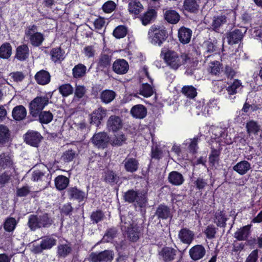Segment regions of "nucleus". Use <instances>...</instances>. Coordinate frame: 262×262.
Listing matches in <instances>:
<instances>
[{"label":"nucleus","mask_w":262,"mask_h":262,"mask_svg":"<svg viewBox=\"0 0 262 262\" xmlns=\"http://www.w3.org/2000/svg\"><path fill=\"white\" fill-rule=\"evenodd\" d=\"M160 56L164 60L166 64L169 68L174 70H177L189 60L187 54L180 55L176 51L165 48L161 49Z\"/></svg>","instance_id":"1"},{"label":"nucleus","mask_w":262,"mask_h":262,"mask_svg":"<svg viewBox=\"0 0 262 262\" xmlns=\"http://www.w3.org/2000/svg\"><path fill=\"white\" fill-rule=\"evenodd\" d=\"M148 38L150 42L155 45L160 46L166 39L167 33L165 28L163 27L153 25L149 29Z\"/></svg>","instance_id":"2"},{"label":"nucleus","mask_w":262,"mask_h":262,"mask_svg":"<svg viewBox=\"0 0 262 262\" xmlns=\"http://www.w3.org/2000/svg\"><path fill=\"white\" fill-rule=\"evenodd\" d=\"M121 227L122 231H127L128 237L132 241H136L139 238L140 232L139 227L131 224V217L129 215L127 216H121Z\"/></svg>","instance_id":"3"},{"label":"nucleus","mask_w":262,"mask_h":262,"mask_svg":"<svg viewBox=\"0 0 262 262\" xmlns=\"http://www.w3.org/2000/svg\"><path fill=\"white\" fill-rule=\"evenodd\" d=\"M25 34L26 38L34 47H39L45 40L44 35L38 31V28L35 25H30L25 30Z\"/></svg>","instance_id":"4"},{"label":"nucleus","mask_w":262,"mask_h":262,"mask_svg":"<svg viewBox=\"0 0 262 262\" xmlns=\"http://www.w3.org/2000/svg\"><path fill=\"white\" fill-rule=\"evenodd\" d=\"M49 103V98L47 96H40L35 98L29 104L30 114L33 116L37 115Z\"/></svg>","instance_id":"5"},{"label":"nucleus","mask_w":262,"mask_h":262,"mask_svg":"<svg viewBox=\"0 0 262 262\" xmlns=\"http://www.w3.org/2000/svg\"><path fill=\"white\" fill-rule=\"evenodd\" d=\"M113 259V253L110 250L92 252L88 257V260L91 262H111Z\"/></svg>","instance_id":"6"},{"label":"nucleus","mask_w":262,"mask_h":262,"mask_svg":"<svg viewBox=\"0 0 262 262\" xmlns=\"http://www.w3.org/2000/svg\"><path fill=\"white\" fill-rule=\"evenodd\" d=\"M235 18V13L230 10L226 14L217 16H214L212 19L211 26L213 30H216L223 25L226 24L227 20H234Z\"/></svg>","instance_id":"7"},{"label":"nucleus","mask_w":262,"mask_h":262,"mask_svg":"<svg viewBox=\"0 0 262 262\" xmlns=\"http://www.w3.org/2000/svg\"><path fill=\"white\" fill-rule=\"evenodd\" d=\"M124 199L129 203L136 202L141 207L146 203L145 194L134 190H128L126 192L124 195Z\"/></svg>","instance_id":"8"},{"label":"nucleus","mask_w":262,"mask_h":262,"mask_svg":"<svg viewBox=\"0 0 262 262\" xmlns=\"http://www.w3.org/2000/svg\"><path fill=\"white\" fill-rule=\"evenodd\" d=\"M56 244V239L53 237H46L41 240L40 244L33 246L32 251L35 253H39L44 250L50 249Z\"/></svg>","instance_id":"9"},{"label":"nucleus","mask_w":262,"mask_h":262,"mask_svg":"<svg viewBox=\"0 0 262 262\" xmlns=\"http://www.w3.org/2000/svg\"><path fill=\"white\" fill-rule=\"evenodd\" d=\"M109 138L105 133L94 135L92 139L93 143L99 148H104L108 143Z\"/></svg>","instance_id":"10"},{"label":"nucleus","mask_w":262,"mask_h":262,"mask_svg":"<svg viewBox=\"0 0 262 262\" xmlns=\"http://www.w3.org/2000/svg\"><path fill=\"white\" fill-rule=\"evenodd\" d=\"M113 71L118 74H124L127 73L129 69L128 62L123 59H118L113 64Z\"/></svg>","instance_id":"11"},{"label":"nucleus","mask_w":262,"mask_h":262,"mask_svg":"<svg viewBox=\"0 0 262 262\" xmlns=\"http://www.w3.org/2000/svg\"><path fill=\"white\" fill-rule=\"evenodd\" d=\"M106 116V110L102 107L95 110L91 115V123L98 125Z\"/></svg>","instance_id":"12"},{"label":"nucleus","mask_w":262,"mask_h":262,"mask_svg":"<svg viewBox=\"0 0 262 262\" xmlns=\"http://www.w3.org/2000/svg\"><path fill=\"white\" fill-rule=\"evenodd\" d=\"M122 126V122L120 118L115 115L110 116L107 121V127L108 130L116 132Z\"/></svg>","instance_id":"13"},{"label":"nucleus","mask_w":262,"mask_h":262,"mask_svg":"<svg viewBox=\"0 0 262 262\" xmlns=\"http://www.w3.org/2000/svg\"><path fill=\"white\" fill-rule=\"evenodd\" d=\"M41 136L40 134L34 131L28 132L25 135V140L26 142L31 146L36 147L40 141Z\"/></svg>","instance_id":"14"},{"label":"nucleus","mask_w":262,"mask_h":262,"mask_svg":"<svg viewBox=\"0 0 262 262\" xmlns=\"http://www.w3.org/2000/svg\"><path fill=\"white\" fill-rule=\"evenodd\" d=\"M177 252L176 250L171 247H166L162 248L159 252V255L164 261L168 262L174 259Z\"/></svg>","instance_id":"15"},{"label":"nucleus","mask_w":262,"mask_h":262,"mask_svg":"<svg viewBox=\"0 0 262 262\" xmlns=\"http://www.w3.org/2000/svg\"><path fill=\"white\" fill-rule=\"evenodd\" d=\"M190 257L194 260H197L202 258L205 254L206 251L204 247L201 245H197L192 247L189 250Z\"/></svg>","instance_id":"16"},{"label":"nucleus","mask_w":262,"mask_h":262,"mask_svg":"<svg viewBox=\"0 0 262 262\" xmlns=\"http://www.w3.org/2000/svg\"><path fill=\"white\" fill-rule=\"evenodd\" d=\"M178 236L181 242L189 245L194 239V234L192 231L183 228L179 231Z\"/></svg>","instance_id":"17"},{"label":"nucleus","mask_w":262,"mask_h":262,"mask_svg":"<svg viewBox=\"0 0 262 262\" xmlns=\"http://www.w3.org/2000/svg\"><path fill=\"white\" fill-rule=\"evenodd\" d=\"M250 163L246 160L241 161L237 163L233 167V169L239 174L242 176L247 173L251 169Z\"/></svg>","instance_id":"18"},{"label":"nucleus","mask_w":262,"mask_h":262,"mask_svg":"<svg viewBox=\"0 0 262 262\" xmlns=\"http://www.w3.org/2000/svg\"><path fill=\"white\" fill-rule=\"evenodd\" d=\"M144 7L141 2L138 0H132L128 5V10L130 14L137 15L141 13Z\"/></svg>","instance_id":"19"},{"label":"nucleus","mask_w":262,"mask_h":262,"mask_svg":"<svg viewBox=\"0 0 262 262\" xmlns=\"http://www.w3.org/2000/svg\"><path fill=\"white\" fill-rule=\"evenodd\" d=\"M35 79L38 84L46 85L50 82L51 76L48 71L42 70L35 74Z\"/></svg>","instance_id":"20"},{"label":"nucleus","mask_w":262,"mask_h":262,"mask_svg":"<svg viewBox=\"0 0 262 262\" xmlns=\"http://www.w3.org/2000/svg\"><path fill=\"white\" fill-rule=\"evenodd\" d=\"M130 114L135 118L143 119L146 116L147 110L143 105L138 104L132 108Z\"/></svg>","instance_id":"21"},{"label":"nucleus","mask_w":262,"mask_h":262,"mask_svg":"<svg viewBox=\"0 0 262 262\" xmlns=\"http://www.w3.org/2000/svg\"><path fill=\"white\" fill-rule=\"evenodd\" d=\"M242 88V83L240 81L235 80L226 89L228 95L227 98L231 100L234 99L235 97H232V96L238 92Z\"/></svg>","instance_id":"22"},{"label":"nucleus","mask_w":262,"mask_h":262,"mask_svg":"<svg viewBox=\"0 0 262 262\" xmlns=\"http://www.w3.org/2000/svg\"><path fill=\"white\" fill-rule=\"evenodd\" d=\"M32 179L34 181L41 180L44 182L43 189L47 187L50 183V178L45 175V173L40 170H35L32 173Z\"/></svg>","instance_id":"23"},{"label":"nucleus","mask_w":262,"mask_h":262,"mask_svg":"<svg viewBox=\"0 0 262 262\" xmlns=\"http://www.w3.org/2000/svg\"><path fill=\"white\" fill-rule=\"evenodd\" d=\"M26 115L27 110L21 105L14 107L12 112V117L16 121L23 120L26 118Z\"/></svg>","instance_id":"24"},{"label":"nucleus","mask_w":262,"mask_h":262,"mask_svg":"<svg viewBox=\"0 0 262 262\" xmlns=\"http://www.w3.org/2000/svg\"><path fill=\"white\" fill-rule=\"evenodd\" d=\"M192 35V31L189 29L181 27L178 32L179 40L183 44L189 42Z\"/></svg>","instance_id":"25"},{"label":"nucleus","mask_w":262,"mask_h":262,"mask_svg":"<svg viewBox=\"0 0 262 262\" xmlns=\"http://www.w3.org/2000/svg\"><path fill=\"white\" fill-rule=\"evenodd\" d=\"M243 37L242 31L239 29H235L227 34L228 42L230 45L237 43Z\"/></svg>","instance_id":"26"},{"label":"nucleus","mask_w":262,"mask_h":262,"mask_svg":"<svg viewBox=\"0 0 262 262\" xmlns=\"http://www.w3.org/2000/svg\"><path fill=\"white\" fill-rule=\"evenodd\" d=\"M168 180L172 185L179 186L183 183L184 179L181 173L177 171H172L169 174Z\"/></svg>","instance_id":"27"},{"label":"nucleus","mask_w":262,"mask_h":262,"mask_svg":"<svg viewBox=\"0 0 262 262\" xmlns=\"http://www.w3.org/2000/svg\"><path fill=\"white\" fill-rule=\"evenodd\" d=\"M250 228L251 225H247L238 229L234 233V237L239 241L246 240L250 234Z\"/></svg>","instance_id":"28"},{"label":"nucleus","mask_w":262,"mask_h":262,"mask_svg":"<svg viewBox=\"0 0 262 262\" xmlns=\"http://www.w3.org/2000/svg\"><path fill=\"white\" fill-rule=\"evenodd\" d=\"M125 170L130 172L136 171L138 168V162L135 158H127L124 161Z\"/></svg>","instance_id":"29"},{"label":"nucleus","mask_w":262,"mask_h":262,"mask_svg":"<svg viewBox=\"0 0 262 262\" xmlns=\"http://www.w3.org/2000/svg\"><path fill=\"white\" fill-rule=\"evenodd\" d=\"M164 18L168 23L172 24H176L180 20V15L174 10H168L164 13Z\"/></svg>","instance_id":"30"},{"label":"nucleus","mask_w":262,"mask_h":262,"mask_svg":"<svg viewBox=\"0 0 262 262\" xmlns=\"http://www.w3.org/2000/svg\"><path fill=\"white\" fill-rule=\"evenodd\" d=\"M68 193L71 199L77 200L79 202L83 201L85 196L84 192L75 187L69 188L68 190Z\"/></svg>","instance_id":"31"},{"label":"nucleus","mask_w":262,"mask_h":262,"mask_svg":"<svg viewBox=\"0 0 262 262\" xmlns=\"http://www.w3.org/2000/svg\"><path fill=\"white\" fill-rule=\"evenodd\" d=\"M116 97V93L112 90H105L100 94V99L102 102L107 104L112 102Z\"/></svg>","instance_id":"32"},{"label":"nucleus","mask_w":262,"mask_h":262,"mask_svg":"<svg viewBox=\"0 0 262 262\" xmlns=\"http://www.w3.org/2000/svg\"><path fill=\"white\" fill-rule=\"evenodd\" d=\"M69 183V179L63 176H58L55 179V186L59 190H62L66 188Z\"/></svg>","instance_id":"33"},{"label":"nucleus","mask_w":262,"mask_h":262,"mask_svg":"<svg viewBox=\"0 0 262 262\" xmlns=\"http://www.w3.org/2000/svg\"><path fill=\"white\" fill-rule=\"evenodd\" d=\"M111 61V58L110 56L105 54H102L99 59L98 67L101 70L107 68L110 66Z\"/></svg>","instance_id":"34"},{"label":"nucleus","mask_w":262,"mask_h":262,"mask_svg":"<svg viewBox=\"0 0 262 262\" xmlns=\"http://www.w3.org/2000/svg\"><path fill=\"white\" fill-rule=\"evenodd\" d=\"M29 55V48L26 45L19 46L16 50V57L20 60L26 59Z\"/></svg>","instance_id":"35"},{"label":"nucleus","mask_w":262,"mask_h":262,"mask_svg":"<svg viewBox=\"0 0 262 262\" xmlns=\"http://www.w3.org/2000/svg\"><path fill=\"white\" fill-rule=\"evenodd\" d=\"M12 54V48L9 43H4L0 47V57L7 59Z\"/></svg>","instance_id":"36"},{"label":"nucleus","mask_w":262,"mask_h":262,"mask_svg":"<svg viewBox=\"0 0 262 262\" xmlns=\"http://www.w3.org/2000/svg\"><path fill=\"white\" fill-rule=\"evenodd\" d=\"M156 215L159 218L166 219L171 216L169 209L165 205H161L158 207L156 211Z\"/></svg>","instance_id":"37"},{"label":"nucleus","mask_w":262,"mask_h":262,"mask_svg":"<svg viewBox=\"0 0 262 262\" xmlns=\"http://www.w3.org/2000/svg\"><path fill=\"white\" fill-rule=\"evenodd\" d=\"M139 92L140 95L148 98L152 95L154 93V90L150 84L144 83L141 86Z\"/></svg>","instance_id":"38"},{"label":"nucleus","mask_w":262,"mask_h":262,"mask_svg":"<svg viewBox=\"0 0 262 262\" xmlns=\"http://www.w3.org/2000/svg\"><path fill=\"white\" fill-rule=\"evenodd\" d=\"M71 251L72 248L69 244H60L58 246L57 254L60 257H65Z\"/></svg>","instance_id":"39"},{"label":"nucleus","mask_w":262,"mask_h":262,"mask_svg":"<svg viewBox=\"0 0 262 262\" xmlns=\"http://www.w3.org/2000/svg\"><path fill=\"white\" fill-rule=\"evenodd\" d=\"M155 16L156 12L154 10L151 9L148 10L141 17L142 24L144 26L147 25L155 18Z\"/></svg>","instance_id":"40"},{"label":"nucleus","mask_w":262,"mask_h":262,"mask_svg":"<svg viewBox=\"0 0 262 262\" xmlns=\"http://www.w3.org/2000/svg\"><path fill=\"white\" fill-rule=\"evenodd\" d=\"M86 68L82 64H78L73 69V75L75 78L83 76L86 72Z\"/></svg>","instance_id":"41"},{"label":"nucleus","mask_w":262,"mask_h":262,"mask_svg":"<svg viewBox=\"0 0 262 262\" xmlns=\"http://www.w3.org/2000/svg\"><path fill=\"white\" fill-rule=\"evenodd\" d=\"M53 118V115L50 111H43L39 115V119L41 123L48 124L50 123Z\"/></svg>","instance_id":"42"},{"label":"nucleus","mask_w":262,"mask_h":262,"mask_svg":"<svg viewBox=\"0 0 262 262\" xmlns=\"http://www.w3.org/2000/svg\"><path fill=\"white\" fill-rule=\"evenodd\" d=\"M12 165L11 156L8 154H3L0 155V167L5 168Z\"/></svg>","instance_id":"43"},{"label":"nucleus","mask_w":262,"mask_h":262,"mask_svg":"<svg viewBox=\"0 0 262 262\" xmlns=\"http://www.w3.org/2000/svg\"><path fill=\"white\" fill-rule=\"evenodd\" d=\"M10 134L8 128L4 125H0V144H3L8 141Z\"/></svg>","instance_id":"44"},{"label":"nucleus","mask_w":262,"mask_h":262,"mask_svg":"<svg viewBox=\"0 0 262 262\" xmlns=\"http://www.w3.org/2000/svg\"><path fill=\"white\" fill-rule=\"evenodd\" d=\"M219 108L217 105L216 100H212L210 101L207 103V106L205 107L203 113L205 115H210L212 114L214 111H217Z\"/></svg>","instance_id":"45"},{"label":"nucleus","mask_w":262,"mask_h":262,"mask_svg":"<svg viewBox=\"0 0 262 262\" xmlns=\"http://www.w3.org/2000/svg\"><path fill=\"white\" fill-rule=\"evenodd\" d=\"M17 221L13 217H9L5 222L4 228L8 232H11L14 230L17 225Z\"/></svg>","instance_id":"46"},{"label":"nucleus","mask_w":262,"mask_h":262,"mask_svg":"<svg viewBox=\"0 0 262 262\" xmlns=\"http://www.w3.org/2000/svg\"><path fill=\"white\" fill-rule=\"evenodd\" d=\"M182 92L187 97L190 98H194L197 94L196 89L191 85H187L183 87Z\"/></svg>","instance_id":"47"},{"label":"nucleus","mask_w":262,"mask_h":262,"mask_svg":"<svg viewBox=\"0 0 262 262\" xmlns=\"http://www.w3.org/2000/svg\"><path fill=\"white\" fill-rule=\"evenodd\" d=\"M184 7L185 10L193 12L198 9L199 5L195 0H185Z\"/></svg>","instance_id":"48"},{"label":"nucleus","mask_w":262,"mask_h":262,"mask_svg":"<svg viewBox=\"0 0 262 262\" xmlns=\"http://www.w3.org/2000/svg\"><path fill=\"white\" fill-rule=\"evenodd\" d=\"M39 220V225L40 228H47L50 226L53 223V220L47 214H44L42 215L38 216Z\"/></svg>","instance_id":"49"},{"label":"nucleus","mask_w":262,"mask_h":262,"mask_svg":"<svg viewBox=\"0 0 262 262\" xmlns=\"http://www.w3.org/2000/svg\"><path fill=\"white\" fill-rule=\"evenodd\" d=\"M25 77V74L23 72L19 71L12 72L9 75L10 81L15 82H21Z\"/></svg>","instance_id":"50"},{"label":"nucleus","mask_w":262,"mask_h":262,"mask_svg":"<svg viewBox=\"0 0 262 262\" xmlns=\"http://www.w3.org/2000/svg\"><path fill=\"white\" fill-rule=\"evenodd\" d=\"M215 43L216 42L214 43L210 41H207L204 42V46L206 50L204 52L205 57H209L210 56V53L215 51L216 48Z\"/></svg>","instance_id":"51"},{"label":"nucleus","mask_w":262,"mask_h":262,"mask_svg":"<svg viewBox=\"0 0 262 262\" xmlns=\"http://www.w3.org/2000/svg\"><path fill=\"white\" fill-rule=\"evenodd\" d=\"M39 220L38 216L30 215L28 220V226L32 230H35L37 228H40Z\"/></svg>","instance_id":"52"},{"label":"nucleus","mask_w":262,"mask_h":262,"mask_svg":"<svg viewBox=\"0 0 262 262\" xmlns=\"http://www.w3.org/2000/svg\"><path fill=\"white\" fill-rule=\"evenodd\" d=\"M222 69L219 61H215L210 63L208 70L213 75L219 74Z\"/></svg>","instance_id":"53"},{"label":"nucleus","mask_w":262,"mask_h":262,"mask_svg":"<svg viewBox=\"0 0 262 262\" xmlns=\"http://www.w3.org/2000/svg\"><path fill=\"white\" fill-rule=\"evenodd\" d=\"M220 151L219 150L212 149L209 157V161L212 166L217 164L219 161Z\"/></svg>","instance_id":"54"},{"label":"nucleus","mask_w":262,"mask_h":262,"mask_svg":"<svg viewBox=\"0 0 262 262\" xmlns=\"http://www.w3.org/2000/svg\"><path fill=\"white\" fill-rule=\"evenodd\" d=\"M59 91L64 97H67L72 94L73 88L70 84H64L59 88Z\"/></svg>","instance_id":"55"},{"label":"nucleus","mask_w":262,"mask_h":262,"mask_svg":"<svg viewBox=\"0 0 262 262\" xmlns=\"http://www.w3.org/2000/svg\"><path fill=\"white\" fill-rule=\"evenodd\" d=\"M226 218L225 214L221 211L216 212L215 216L214 223L220 227H224L226 225Z\"/></svg>","instance_id":"56"},{"label":"nucleus","mask_w":262,"mask_h":262,"mask_svg":"<svg viewBox=\"0 0 262 262\" xmlns=\"http://www.w3.org/2000/svg\"><path fill=\"white\" fill-rule=\"evenodd\" d=\"M103 177L104 180L109 183H117L118 179L117 176L113 171L110 170L106 171Z\"/></svg>","instance_id":"57"},{"label":"nucleus","mask_w":262,"mask_h":262,"mask_svg":"<svg viewBox=\"0 0 262 262\" xmlns=\"http://www.w3.org/2000/svg\"><path fill=\"white\" fill-rule=\"evenodd\" d=\"M52 59L55 62L63 59V53L60 48H54L51 51Z\"/></svg>","instance_id":"58"},{"label":"nucleus","mask_w":262,"mask_h":262,"mask_svg":"<svg viewBox=\"0 0 262 262\" xmlns=\"http://www.w3.org/2000/svg\"><path fill=\"white\" fill-rule=\"evenodd\" d=\"M246 127L247 131L249 134H257L260 129L259 126L256 122L253 121H250L247 123Z\"/></svg>","instance_id":"59"},{"label":"nucleus","mask_w":262,"mask_h":262,"mask_svg":"<svg viewBox=\"0 0 262 262\" xmlns=\"http://www.w3.org/2000/svg\"><path fill=\"white\" fill-rule=\"evenodd\" d=\"M126 33V28L123 26H119L114 30L113 35L117 38H121L124 37Z\"/></svg>","instance_id":"60"},{"label":"nucleus","mask_w":262,"mask_h":262,"mask_svg":"<svg viewBox=\"0 0 262 262\" xmlns=\"http://www.w3.org/2000/svg\"><path fill=\"white\" fill-rule=\"evenodd\" d=\"M77 156L76 152L73 150L65 151L62 156V159L66 162L72 161Z\"/></svg>","instance_id":"61"},{"label":"nucleus","mask_w":262,"mask_h":262,"mask_svg":"<svg viewBox=\"0 0 262 262\" xmlns=\"http://www.w3.org/2000/svg\"><path fill=\"white\" fill-rule=\"evenodd\" d=\"M206 237L209 239L213 238L216 233V229L213 225H209L204 231Z\"/></svg>","instance_id":"62"},{"label":"nucleus","mask_w":262,"mask_h":262,"mask_svg":"<svg viewBox=\"0 0 262 262\" xmlns=\"http://www.w3.org/2000/svg\"><path fill=\"white\" fill-rule=\"evenodd\" d=\"M116 8V4L112 1H108L105 3L103 6V10L106 13L112 12Z\"/></svg>","instance_id":"63"},{"label":"nucleus","mask_w":262,"mask_h":262,"mask_svg":"<svg viewBox=\"0 0 262 262\" xmlns=\"http://www.w3.org/2000/svg\"><path fill=\"white\" fill-rule=\"evenodd\" d=\"M258 250H253L247 256L245 262H257L258 258Z\"/></svg>","instance_id":"64"}]
</instances>
